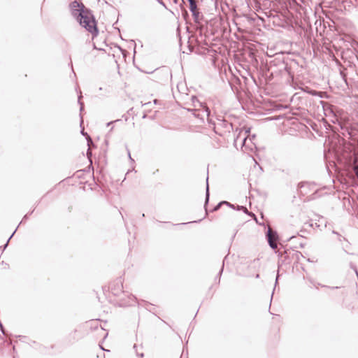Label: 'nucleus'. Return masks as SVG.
Here are the masks:
<instances>
[{
	"label": "nucleus",
	"mask_w": 358,
	"mask_h": 358,
	"mask_svg": "<svg viewBox=\"0 0 358 358\" xmlns=\"http://www.w3.org/2000/svg\"><path fill=\"white\" fill-rule=\"evenodd\" d=\"M80 98H81V96H78V103L80 104V112L83 110L84 108V105H83V103L80 101Z\"/></svg>",
	"instance_id": "2eb2a0df"
},
{
	"label": "nucleus",
	"mask_w": 358,
	"mask_h": 358,
	"mask_svg": "<svg viewBox=\"0 0 358 358\" xmlns=\"http://www.w3.org/2000/svg\"><path fill=\"white\" fill-rule=\"evenodd\" d=\"M217 125L221 126L224 127L226 131H230L231 129H233V124L231 122H229L228 121L217 118Z\"/></svg>",
	"instance_id": "423d86ee"
},
{
	"label": "nucleus",
	"mask_w": 358,
	"mask_h": 358,
	"mask_svg": "<svg viewBox=\"0 0 358 358\" xmlns=\"http://www.w3.org/2000/svg\"><path fill=\"white\" fill-rule=\"evenodd\" d=\"M71 14L79 22L80 25L91 33L92 38L99 34L97 22L90 8H86L83 3L77 1L71 2L69 5Z\"/></svg>",
	"instance_id": "f257e3e1"
},
{
	"label": "nucleus",
	"mask_w": 358,
	"mask_h": 358,
	"mask_svg": "<svg viewBox=\"0 0 358 358\" xmlns=\"http://www.w3.org/2000/svg\"><path fill=\"white\" fill-rule=\"evenodd\" d=\"M178 0H173V2H174L175 3H178Z\"/></svg>",
	"instance_id": "473e14b6"
},
{
	"label": "nucleus",
	"mask_w": 358,
	"mask_h": 358,
	"mask_svg": "<svg viewBox=\"0 0 358 358\" xmlns=\"http://www.w3.org/2000/svg\"><path fill=\"white\" fill-rule=\"evenodd\" d=\"M128 155H129V157L130 159H131V160H132V159H131V155H130V152H129V151H128Z\"/></svg>",
	"instance_id": "7c9ffc66"
},
{
	"label": "nucleus",
	"mask_w": 358,
	"mask_h": 358,
	"mask_svg": "<svg viewBox=\"0 0 358 358\" xmlns=\"http://www.w3.org/2000/svg\"><path fill=\"white\" fill-rule=\"evenodd\" d=\"M341 129H343V130H344V131H347V132L348 133V134H349V135H351V134H350V131H349L348 128H347V127H343V126H341Z\"/></svg>",
	"instance_id": "4be33fe9"
},
{
	"label": "nucleus",
	"mask_w": 358,
	"mask_h": 358,
	"mask_svg": "<svg viewBox=\"0 0 358 358\" xmlns=\"http://www.w3.org/2000/svg\"><path fill=\"white\" fill-rule=\"evenodd\" d=\"M34 209L32 211H31L29 214H26V215L23 217L22 220L21 221V222H20V223H22L24 220H26L27 219H28L29 215H31V213H33V212H34Z\"/></svg>",
	"instance_id": "a211bd4d"
},
{
	"label": "nucleus",
	"mask_w": 358,
	"mask_h": 358,
	"mask_svg": "<svg viewBox=\"0 0 358 358\" xmlns=\"http://www.w3.org/2000/svg\"><path fill=\"white\" fill-rule=\"evenodd\" d=\"M150 105H151V102H147V103H144L143 106H150Z\"/></svg>",
	"instance_id": "bb28decb"
},
{
	"label": "nucleus",
	"mask_w": 358,
	"mask_h": 358,
	"mask_svg": "<svg viewBox=\"0 0 358 358\" xmlns=\"http://www.w3.org/2000/svg\"><path fill=\"white\" fill-rule=\"evenodd\" d=\"M131 297H132L133 299H136V297L134 296H133V295H131Z\"/></svg>",
	"instance_id": "f704fd0d"
},
{
	"label": "nucleus",
	"mask_w": 358,
	"mask_h": 358,
	"mask_svg": "<svg viewBox=\"0 0 358 358\" xmlns=\"http://www.w3.org/2000/svg\"><path fill=\"white\" fill-rule=\"evenodd\" d=\"M278 278H279V275L278 274V275H277V277H276V279H275V287H276V285H277V283H278ZM275 287H274L273 290H275ZM273 292H274V291H273V293H272V294H271V301L272 300V298H273Z\"/></svg>",
	"instance_id": "6ab92c4d"
},
{
	"label": "nucleus",
	"mask_w": 358,
	"mask_h": 358,
	"mask_svg": "<svg viewBox=\"0 0 358 358\" xmlns=\"http://www.w3.org/2000/svg\"><path fill=\"white\" fill-rule=\"evenodd\" d=\"M209 197H210V192H209V185H208V176H207V178H206V198H205V203H204V208H205V210H206V215L208 214V210H207V205L208 203V201H209Z\"/></svg>",
	"instance_id": "0eeeda50"
},
{
	"label": "nucleus",
	"mask_w": 358,
	"mask_h": 358,
	"mask_svg": "<svg viewBox=\"0 0 358 358\" xmlns=\"http://www.w3.org/2000/svg\"><path fill=\"white\" fill-rule=\"evenodd\" d=\"M224 204V202H220L218 203L213 208L211 211H217L218 210L220 207Z\"/></svg>",
	"instance_id": "ddd939ff"
},
{
	"label": "nucleus",
	"mask_w": 358,
	"mask_h": 358,
	"mask_svg": "<svg viewBox=\"0 0 358 358\" xmlns=\"http://www.w3.org/2000/svg\"><path fill=\"white\" fill-rule=\"evenodd\" d=\"M223 269H224V263L222 264V268H220V270L217 274V278H218L219 280H220V275H222V273L223 272Z\"/></svg>",
	"instance_id": "f3484780"
},
{
	"label": "nucleus",
	"mask_w": 358,
	"mask_h": 358,
	"mask_svg": "<svg viewBox=\"0 0 358 358\" xmlns=\"http://www.w3.org/2000/svg\"><path fill=\"white\" fill-rule=\"evenodd\" d=\"M153 102H154L155 104H157L159 102V100L158 99H155L153 101Z\"/></svg>",
	"instance_id": "c85d7f7f"
},
{
	"label": "nucleus",
	"mask_w": 358,
	"mask_h": 358,
	"mask_svg": "<svg viewBox=\"0 0 358 358\" xmlns=\"http://www.w3.org/2000/svg\"><path fill=\"white\" fill-rule=\"evenodd\" d=\"M17 227L15 229V230L13 232V234L10 235V236L9 237V238L8 239V241H6V244L3 245V250H4L8 245V243L10 241V240L11 239V238L13 236V235L15 234V231H17Z\"/></svg>",
	"instance_id": "f8f14e48"
},
{
	"label": "nucleus",
	"mask_w": 358,
	"mask_h": 358,
	"mask_svg": "<svg viewBox=\"0 0 358 358\" xmlns=\"http://www.w3.org/2000/svg\"><path fill=\"white\" fill-rule=\"evenodd\" d=\"M93 46H94V49H96V50H103V51H104V49H103V48L96 47V45H95V43H94Z\"/></svg>",
	"instance_id": "b1692460"
},
{
	"label": "nucleus",
	"mask_w": 358,
	"mask_h": 358,
	"mask_svg": "<svg viewBox=\"0 0 358 358\" xmlns=\"http://www.w3.org/2000/svg\"><path fill=\"white\" fill-rule=\"evenodd\" d=\"M158 2H159L161 5H162L163 6L166 7L165 3H164V1H163L162 0H158Z\"/></svg>",
	"instance_id": "a878e982"
},
{
	"label": "nucleus",
	"mask_w": 358,
	"mask_h": 358,
	"mask_svg": "<svg viewBox=\"0 0 358 358\" xmlns=\"http://www.w3.org/2000/svg\"><path fill=\"white\" fill-rule=\"evenodd\" d=\"M150 119L153 120V119H154V117H153V116H151V117H150Z\"/></svg>",
	"instance_id": "e433bc0d"
},
{
	"label": "nucleus",
	"mask_w": 358,
	"mask_h": 358,
	"mask_svg": "<svg viewBox=\"0 0 358 358\" xmlns=\"http://www.w3.org/2000/svg\"><path fill=\"white\" fill-rule=\"evenodd\" d=\"M81 134L86 137V140L87 141L88 147H90V146L95 147V145H94V143L92 141V138L88 135V134L87 132H85L84 130H82L81 131Z\"/></svg>",
	"instance_id": "9b49d317"
},
{
	"label": "nucleus",
	"mask_w": 358,
	"mask_h": 358,
	"mask_svg": "<svg viewBox=\"0 0 358 358\" xmlns=\"http://www.w3.org/2000/svg\"><path fill=\"white\" fill-rule=\"evenodd\" d=\"M201 220H202V219H200L199 220H195V221H192V222H186V223H182L181 224H190V223H198V222H200Z\"/></svg>",
	"instance_id": "aec40b11"
},
{
	"label": "nucleus",
	"mask_w": 358,
	"mask_h": 358,
	"mask_svg": "<svg viewBox=\"0 0 358 358\" xmlns=\"http://www.w3.org/2000/svg\"><path fill=\"white\" fill-rule=\"evenodd\" d=\"M189 2V8L190 12L196 11L199 10L196 0H187Z\"/></svg>",
	"instance_id": "1a4fd4ad"
},
{
	"label": "nucleus",
	"mask_w": 358,
	"mask_h": 358,
	"mask_svg": "<svg viewBox=\"0 0 358 358\" xmlns=\"http://www.w3.org/2000/svg\"><path fill=\"white\" fill-rule=\"evenodd\" d=\"M96 324H94V329L97 328V325H96Z\"/></svg>",
	"instance_id": "72a5a7b5"
},
{
	"label": "nucleus",
	"mask_w": 358,
	"mask_h": 358,
	"mask_svg": "<svg viewBox=\"0 0 358 358\" xmlns=\"http://www.w3.org/2000/svg\"><path fill=\"white\" fill-rule=\"evenodd\" d=\"M110 289L114 296H119L120 294H124L123 282L121 278H118L115 282H112L110 285Z\"/></svg>",
	"instance_id": "20e7f679"
},
{
	"label": "nucleus",
	"mask_w": 358,
	"mask_h": 358,
	"mask_svg": "<svg viewBox=\"0 0 358 358\" xmlns=\"http://www.w3.org/2000/svg\"><path fill=\"white\" fill-rule=\"evenodd\" d=\"M310 184L307 182H300L298 184V188H299V196H305L307 194V192L306 191V189L309 188Z\"/></svg>",
	"instance_id": "39448f33"
},
{
	"label": "nucleus",
	"mask_w": 358,
	"mask_h": 358,
	"mask_svg": "<svg viewBox=\"0 0 358 358\" xmlns=\"http://www.w3.org/2000/svg\"><path fill=\"white\" fill-rule=\"evenodd\" d=\"M323 287H327V288L331 289H339L340 288V287H338V286L330 287V286L323 285Z\"/></svg>",
	"instance_id": "412c9836"
},
{
	"label": "nucleus",
	"mask_w": 358,
	"mask_h": 358,
	"mask_svg": "<svg viewBox=\"0 0 358 358\" xmlns=\"http://www.w3.org/2000/svg\"><path fill=\"white\" fill-rule=\"evenodd\" d=\"M120 120H115V121H110L109 122L107 123V126H110V124H113L114 122H119Z\"/></svg>",
	"instance_id": "5701e85b"
},
{
	"label": "nucleus",
	"mask_w": 358,
	"mask_h": 358,
	"mask_svg": "<svg viewBox=\"0 0 358 358\" xmlns=\"http://www.w3.org/2000/svg\"><path fill=\"white\" fill-rule=\"evenodd\" d=\"M350 267L351 269H352L355 272H357V268L355 264L352 262L350 263Z\"/></svg>",
	"instance_id": "dca6fc26"
},
{
	"label": "nucleus",
	"mask_w": 358,
	"mask_h": 358,
	"mask_svg": "<svg viewBox=\"0 0 358 358\" xmlns=\"http://www.w3.org/2000/svg\"><path fill=\"white\" fill-rule=\"evenodd\" d=\"M146 117H147V114H145H145L143 115V119H145V118H146Z\"/></svg>",
	"instance_id": "c756f323"
},
{
	"label": "nucleus",
	"mask_w": 358,
	"mask_h": 358,
	"mask_svg": "<svg viewBox=\"0 0 358 358\" xmlns=\"http://www.w3.org/2000/svg\"><path fill=\"white\" fill-rule=\"evenodd\" d=\"M136 351H137V350H136ZM136 355H137V356H139L141 357H143V356H144L143 352L138 353V352H136Z\"/></svg>",
	"instance_id": "393cba45"
},
{
	"label": "nucleus",
	"mask_w": 358,
	"mask_h": 358,
	"mask_svg": "<svg viewBox=\"0 0 358 358\" xmlns=\"http://www.w3.org/2000/svg\"><path fill=\"white\" fill-rule=\"evenodd\" d=\"M90 148H91V146L89 147V148L87 151V157L89 159L90 162L92 163L91 157L92 156V151L90 150Z\"/></svg>",
	"instance_id": "4468645a"
},
{
	"label": "nucleus",
	"mask_w": 358,
	"mask_h": 358,
	"mask_svg": "<svg viewBox=\"0 0 358 358\" xmlns=\"http://www.w3.org/2000/svg\"><path fill=\"white\" fill-rule=\"evenodd\" d=\"M355 274H356V276H357V278H358V270H357V272H355Z\"/></svg>",
	"instance_id": "2f4dec72"
},
{
	"label": "nucleus",
	"mask_w": 358,
	"mask_h": 358,
	"mask_svg": "<svg viewBox=\"0 0 358 358\" xmlns=\"http://www.w3.org/2000/svg\"><path fill=\"white\" fill-rule=\"evenodd\" d=\"M229 207L233 209H236L237 210H243L245 214H250L247 208L243 206H237L236 207H235L234 204L229 203Z\"/></svg>",
	"instance_id": "9d476101"
},
{
	"label": "nucleus",
	"mask_w": 358,
	"mask_h": 358,
	"mask_svg": "<svg viewBox=\"0 0 358 358\" xmlns=\"http://www.w3.org/2000/svg\"><path fill=\"white\" fill-rule=\"evenodd\" d=\"M222 202H224V204H223V205H227V206H229V203H230L229 202L226 201H222Z\"/></svg>",
	"instance_id": "cd10ccee"
},
{
	"label": "nucleus",
	"mask_w": 358,
	"mask_h": 358,
	"mask_svg": "<svg viewBox=\"0 0 358 358\" xmlns=\"http://www.w3.org/2000/svg\"><path fill=\"white\" fill-rule=\"evenodd\" d=\"M136 348H137V346H136V345H134V348H135V349H136Z\"/></svg>",
	"instance_id": "c9c22d12"
},
{
	"label": "nucleus",
	"mask_w": 358,
	"mask_h": 358,
	"mask_svg": "<svg viewBox=\"0 0 358 358\" xmlns=\"http://www.w3.org/2000/svg\"><path fill=\"white\" fill-rule=\"evenodd\" d=\"M266 239L269 246L275 250L278 247V236L276 231H272L271 228H268L266 234Z\"/></svg>",
	"instance_id": "7ed1b4c3"
},
{
	"label": "nucleus",
	"mask_w": 358,
	"mask_h": 358,
	"mask_svg": "<svg viewBox=\"0 0 358 358\" xmlns=\"http://www.w3.org/2000/svg\"><path fill=\"white\" fill-rule=\"evenodd\" d=\"M192 101L194 103V106H196V105L195 104L196 102L199 105V106L201 108V109H199V111L202 112V113H200V112H199L198 114L194 113V115L198 117L201 118V119H203L204 115H206L208 117V120L209 121V122H210V121L208 119L210 114V110L209 108L207 107L204 103L200 102L198 100V99L194 96H193L192 97Z\"/></svg>",
	"instance_id": "f03ea898"
},
{
	"label": "nucleus",
	"mask_w": 358,
	"mask_h": 358,
	"mask_svg": "<svg viewBox=\"0 0 358 358\" xmlns=\"http://www.w3.org/2000/svg\"><path fill=\"white\" fill-rule=\"evenodd\" d=\"M192 17L194 18V21L196 23H200V22L203 20V15L199 12V10L196 11L192 12Z\"/></svg>",
	"instance_id": "6e6552de"
}]
</instances>
